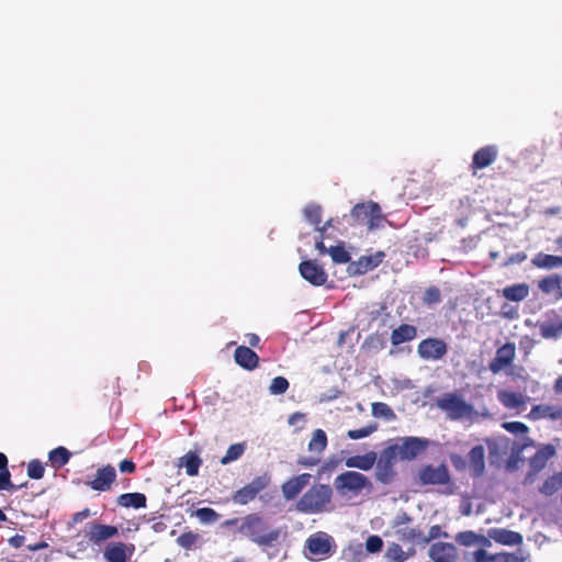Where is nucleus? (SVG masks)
Returning a JSON list of instances; mask_svg holds the SVG:
<instances>
[{
	"instance_id": "obj_46",
	"label": "nucleus",
	"mask_w": 562,
	"mask_h": 562,
	"mask_svg": "<svg viewBox=\"0 0 562 562\" xmlns=\"http://www.w3.org/2000/svg\"><path fill=\"white\" fill-rule=\"evenodd\" d=\"M199 539H200L199 533H195L193 531H187V532L181 533L177 538V543L183 549L191 550L195 546V543L198 542Z\"/></svg>"
},
{
	"instance_id": "obj_34",
	"label": "nucleus",
	"mask_w": 562,
	"mask_h": 562,
	"mask_svg": "<svg viewBox=\"0 0 562 562\" xmlns=\"http://www.w3.org/2000/svg\"><path fill=\"white\" fill-rule=\"evenodd\" d=\"M202 464V459L196 452L189 451L179 459V467H184L186 472L189 476H195L199 473V469Z\"/></svg>"
},
{
	"instance_id": "obj_35",
	"label": "nucleus",
	"mask_w": 562,
	"mask_h": 562,
	"mask_svg": "<svg viewBox=\"0 0 562 562\" xmlns=\"http://www.w3.org/2000/svg\"><path fill=\"white\" fill-rule=\"evenodd\" d=\"M456 541L464 547H471L476 543H482L484 546H488L491 542L484 536L477 535L472 530L458 532L456 536Z\"/></svg>"
},
{
	"instance_id": "obj_8",
	"label": "nucleus",
	"mask_w": 562,
	"mask_h": 562,
	"mask_svg": "<svg viewBox=\"0 0 562 562\" xmlns=\"http://www.w3.org/2000/svg\"><path fill=\"white\" fill-rule=\"evenodd\" d=\"M269 476H257L250 483L237 490L232 495V499L235 504L247 505L248 503L254 501L257 497V495L269 485Z\"/></svg>"
},
{
	"instance_id": "obj_52",
	"label": "nucleus",
	"mask_w": 562,
	"mask_h": 562,
	"mask_svg": "<svg viewBox=\"0 0 562 562\" xmlns=\"http://www.w3.org/2000/svg\"><path fill=\"white\" fill-rule=\"evenodd\" d=\"M441 301V293L437 286H429L426 289L423 302L427 305H432Z\"/></svg>"
},
{
	"instance_id": "obj_42",
	"label": "nucleus",
	"mask_w": 562,
	"mask_h": 562,
	"mask_svg": "<svg viewBox=\"0 0 562 562\" xmlns=\"http://www.w3.org/2000/svg\"><path fill=\"white\" fill-rule=\"evenodd\" d=\"M526 557L517 552H497L491 555L490 562H525Z\"/></svg>"
},
{
	"instance_id": "obj_18",
	"label": "nucleus",
	"mask_w": 562,
	"mask_h": 562,
	"mask_svg": "<svg viewBox=\"0 0 562 562\" xmlns=\"http://www.w3.org/2000/svg\"><path fill=\"white\" fill-rule=\"evenodd\" d=\"M116 480V471L114 467L108 464L97 470L95 477L88 485L98 492L111 490L112 484Z\"/></svg>"
},
{
	"instance_id": "obj_64",
	"label": "nucleus",
	"mask_w": 562,
	"mask_h": 562,
	"mask_svg": "<svg viewBox=\"0 0 562 562\" xmlns=\"http://www.w3.org/2000/svg\"><path fill=\"white\" fill-rule=\"evenodd\" d=\"M47 547H48V543L46 541H40V542L33 543V544H29L27 549L30 551H38L42 549H46Z\"/></svg>"
},
{
	"instance_id": "obj_6",
	"label": "nucleus",
	"mask_w": 562,
	"mask_h": 562,
	"mask_svg": "<svg viewBox=\"0 0 562 562\" xmlns=\"http://www.w3.org/2000/svg\"><path fill=\"white\" fill-rule=\"evenodd\" d=\"M305 548L308 551L310 559L322 560L330 557L335 550L336 544L334 539L325 532H317L308 537L305 542Z\"/></svg>"
},
{
	"instance_id": "obj_48",
	"label": "nucleus",
	"mask_w": 562,
	"mask_h": 562,
	"mask_svg": "<svg viewBox=\"0 0 562 562\" xmlns=\"http://www.w3.org/2000/svg\"><path fill=\"white\" fill-rule=\"evenodd\" d=\"M378 429V426L375 424L368 425L366 427L359 428V429H351L347 431V437L352 440H358L361 438H366L373 434Z\"/></svg>"
},
{
	"instance_id": "obj_44",
	"label": "nucleus",
	"mask_w": 562,
	"mask_h": 562,
	"mask_svg": "<svg viewBox=\"0 0 562 562\" xmlns=\"http://www.w3.org/2000/svg\"><path fill=\"white\" fill-rule=\"evenodd\" d=\"M245 451L244 443H234L228 447L225 456L221 459L222 464H228L237 459H239Z\"/></svg>"
},
{
	"instance_id": "obj_38",
	"label": "nucleus",
	"mask_w": 562,
	"mask_h": 562,
	"mask_svg": "<svg viewBox=\"0 0 562 562\" xmlns=\"http://www.w3.org/2000/svg\"><path fill=\"white\" fill-rule=\"evenodd\" d=\"M71 453L65 447H57L48 453L53 468L60 469L69 462Z\"/></svg>"
},
{
	"instance_id": "obj_26",
	"label": "nucleus",
	"mask_w": 562,
	"mask_h": 562,
	"mask_svg": "<svg viewBox=\"0 0 562 562\" xmlns=\"http://www.w3.org/2000/svg\"><path fill=\"white\" fill-rule=\"evenodd\" d=\"M528 417L533 420L538 419H551L558 420L562 418V406L539 404L532 406Z\"/></svg>"
},
{
	"instance_id": "obj_22",
	"label": "nucleus",
	"mask_w": 562,
	"mask_h": 562,
	"mask_svg": "<svg viewBox=\"0 0 562 562\" xmlns=\"http://www.w3.org/2000/svg\"><path fill=\"white\" fill-rule=\"evenodd\" d=\"M234 359L243 369L251 371L259 364L258 355L246 346H238L234 351Z\"/></svg>"
},
{
	"instance_id": "obj_16",
	"label": "nucleus",
	"mask_w": 562,
	"mask_h": 562,
	"mask_svg": "<svg viewBox=\"0 0 562 562\" xmlns=\"http://www.w3.org/2000/svg\"><path fill=\"white\" fill-rule=\"evenodd\" d=\"M385 254L376 251L373 255L361 256L358 260L351 261L347 268L350 276H362L382 263Z\"/></svg>"
},
{
	"instance_id": "obj_25",
	"label": "nucleus",
	"mask_w": 562,
	"mask_h": 562,
	"mask_svg": "<svg viewBox=\"0 0 562 562\" xmlns=\"http://www.w3.org/2000/svg\"><path fill=\"white\" fill-rule=\"evenodd\" d=\"M468 461L473 477L481 476L485 471V450L481 445L474 446L468 453Z\"/></svg>"
},
{
	"instance_id": "obj_15",
	"label": "nucleus",
	"mask_w": 562,
	"mask_h": 562,
	"mask_svg": "<svg viewBox=\"0 0 562 562\" xmlns=\"http://www.w3.org/2000/svg\"><path fill=\"white\" fill-rule=\"evenodd\" d=\"M498 156V148L496 145H486L479 148L472 157L470 169L472 176H476L477 170L490 167L494 164Z\"/></svg>"
},
{
	"instance_id": "obj_54",
	"label": "nucleus",
	"mask_w": 562,
	"mask_h": 562,
	"mask_svg": "<svg viewBox=\"0 0 562 562\" xmlns=\"http://www.w3.org/2000/svg\"><path fill=\"white\" fill-rule=\"evenodd\" d=\"M440 537H448L446 531H442L439 525H434L429 528L428 533H424V544H428L430 541L438 539Z\"/></svg>"
},
{
	"instance_id": "obj_50",
	"label": "nucleus",
	"mask_w": 562,
	"mask_h": 562,
	"mask_svg": "<svg viewBox=\"0 0 562 562\" xmlns=\"http://www.w3.org/2000/svg\"><path fill=\"white\" fill-rule=\"evenodd\" d=\"M44 473H45V469H44L43 463L40 460L34 459L29 462V464H27L29 477L34 479V480H40L44 476Z\"/></svg>"
},
{
	"instance_id": "obj_12",
	"label": "nucleus",
	"mask_w": 562,
	"mask_h": 562,
	"mask_svg": "<svg viewBox=\"0 0 562 562\" xmlns=\"http://www.w3.org/2000/svg\"><path fill=\"white\" fill-rule=\"evenodd\" d=\"M516 357V347L514 342H506L498 347L495 357L488 363V370L493 374H498L503 370L513 366Z\"/></svg>"
},
{
	"instance_id": "obj_20",
	"label": "nucleus",
	"mask_w": 562,
	"mask_h": 562,
	"mask_svg": "<svg viewBox=\"0 0 562 562\" xmlns=\"http://www.w3.org/2000/svg\"><path fill=\"white\" fill-rule=\"evenodd\" d=\"M117 533L119 530L115 526L103 525L97 521H92L89 524L87 537L92 543L98 544L102 541L113 538Z\"/></svg>"
},
{
	"instance_id": "obj_45",
	"label": "nucleus",
	"mask_w": 562,
	"mask_h": 562,
	"mask_svg": "<svg viewBox=\"0 0 562 562\" xmlns=\"http://www.w3.org/2000/svg\"><path fill=\"white\" fill-rule=\"evenodd\" d=\"M385 558L389 562H405L406 557L404 555V550L398 543H390L386 551Z\"/></svg>"
},
{
	"instance_id": "obj_49",
	"label": "nucleus",
	"mask_w": 562,
	"mask_h": 562,
	"mask_svg": "<svg viewBox=\"0 0 562 562\" xmlns=\"http://www.w3.org/2000/svg\"><path fill=\"white\" fill-rule=\"evenodd\" d=\"M194 515L204 524L215 522L220 517V515L210 507L199 508Z\"/></svg>"
},
{
	"instance_id": "obj_24",
	"label": "nucleus",
	"mask_w": 562,
	"mask_h": 562,
	"mask_svg": "<svg viewBox=\"0 0 562 562\" xmlns=\"http://www.w3.org/2000/svg\"><path fill=\"white\" fill-rule=\"evenodd\" d=\"M490 539L504 546H519L522 543V536L519 532L505 528H492L488 530Z\"/></svg>"
},
{
	"instance_id": "obj_47",
	"label": "nucleus",
	"mask_w": 562,
	"mask_h": 562,
	"mask_svg": "<svg viewBox=\"0 0 562 562\" xmlns=\"http://www.w3.org/2000/svg\"><path fill=\"white\" fill-rule=\"evenodd\" d=\"M289 389V381L284 376H276L269 386V392L273 395L284 394Z\"/></svg>"
},
{
	"instance_id": "obj_28",
	"label": "nucleus",
	"mask_w": 562,
	"mask_h": 562,
	"mask_svg": "<svg viewBox=\"0 0 562 562\" xmlns=\"http://www.w3.org/2000/svg\"><path fill=\"white\" fill-rule=\"evenodd\" d=\"M417 337V328L414 325L402 324L391 333V344L398 346L414 340Z\"/></svg>"
},
{
	"instance_id": "obj_4",
	"label": "nucleus",
	"mask_w": 562,
	"mask_h": 562,
	"mask_svg": "<svg viewBox=\"0 0 562 562\" xmlns=\"http://www.w3.org/2000/svg\"><path fill=\"white\" fill-rule=\"evenodd\" d=\"M436 406L443 411L449 419L457 420L469 416L473 412L472 405L468 404L456 393H446L436 400Z\"/></svg>"
},
{
	"instance_id": "obj_43",
	"label": "nucleus",
	"mask_w": 562,
	"mask_h": 562,
	"mask_svg": "<svg viewBox=\"0 0 562 562\" xmlns=\"http://www.w3.org/2000/svg\"><path fill=\"white\" fill-rule=\"evenodd\" d=\"M372 415L376 418H384L386 420L395 418L393 409L382 402H375L372 404Z\"/></svg>"
},
{
	"instance_id": "obj_17",
	"label": "nucleus",
	"mask_w": 562,
	"mask_h": 562,
	"mask_svg": "<svg viewBox=\"0 0 562 562\" xmlns=\"http://www.w3.org/2000/svg\"><path fill=\"white\" fill-rule=\"evenodd\" d=\"M538 327L542 338L559 339L562 337V315L552 311Z\"/></svg>"
},
{
	"instance_id": "obj_61",
	"label": "nucleus",
	"mask_w": 562,
	"mask_h": 562,
	"mask_svg": "<svg viewBox=\"0 0 562 562\" xmlns=\"http://www.w3.org/2000/svg\"><path fill=\"white\" fill-rule=\"evenodd\" d=\"M288 423L291 426L299 425V424L303 425L305 423V414L300 413V412L293 413L292 415H290Z\"/></svg>"
},
{
	"instance_id": "obj_32",
	"label": "nucleus",
	"mask_w": 562,
	"mask_h": 562,
	"mask_svg": "<svg viewBox=\"0 0 562 562\" xmlns=\"http://www.w3.org/2000/svg\"><path fill=\"white\" fill-rule=\"evenodd\" d=\"M303 213H304L306 221L310 224L314 225L315 228L321 233H324L326 231V227L330 225V221H328L325 223L324 226H322V227L319 226V224L322 223L323 210H322V206L318 204L311 203V204L306 205L303 210Z\"/></svg>"
},
{
	"instance_id": "obj_9",
	"label": "nucleus",
	"mask_w": 562,
	"mask_h": 562,
	"mask_svg": "<svg viewBox=\"0 0 562 562\" xmlns=\"http://www.w3.org/2000/svg\"><path fill=\"white\" fill-rule=\"evenodd\" d=\"M395 448L389 446L381 452L376 461L375 479L383 484H390L395 477L394 463L397 460Z\"/></svg>"
},
{
	"instance_id": "obj_63",
	"label": "nucleus",
	"mask_w": 562,
	"mask_h": 562,
	"mask_svg": "<svg viewBox=\"0 0 562 562\" xmlns=\"http://www.w3.org/2000/svg\"><path fill=\"white\" fill-rule=\"evenodd\" d=\"M91 516V513H90V509L89 508H85L78 513H76L74 516H72V521L75 524H79L81 522L82 520H85L86 518L90 517Z\"/></svg>"
},
{
	"instance_id": "obj_33",
	"label": "nucleus",
	"mask_w": 562,
	"mask_h": 562,
	"mask_svg": "<svg viewBox=\"0 0 562 562\" xmlns=\"http://www.w3.org/2000/svg\"><path fill=\"white\" fill-rule=\"evenodd\" d=\"M531 263L539 269H554L562 267V257L538 252L531 260Z\"/></svg>"
},
{
	"instance_id": "obj_2",
	"label": "nucleus",
	"mask_w": 562,
	"mask_h": 562,
	"mask_svg": "<svg viewBox=\"0 0 562 562\" xmlns=\"http://www.w3.org/2000/svg\"><path fill=\"white\" fill-rule=\"evenodd\" d=\"M333 490L328 484H315L296 503V510L304 514H318L331 502Z\"/></svg>"
},
{
	"instance_id": "obj_62",
	"label": "nucleus",
	"mask_w": 562,
	"mask_h": 562,
	"mask_svg": "<svg viewBox=\"0 0 562 562\" xmlns=\"http://www.w3.org/2000/svg\"><path fill=\"white\" fill-rule=\"evenodd\" d=\"M8 542L11 547L18 549L24 544L25 537L23 535L16 533L13 537L9 538Z\"/></svg>"
},
{
	"instance_id": "obj_51",
	"label": "nucleus",
	"mask_w": 562,
	"mask_h": 562,
	"mask_svg": "<svg viewBox=\"0 0 562 562\" xmlns=\"http://www.w3.org/2000/svg\"><path fill=\"white\" fill-rule=\"evenodd\" d=\"M10 477H11V474H10L8 468L0 470V490H7V491L19 490V488H22L23 486H26V484H27V482H24L23 484L14 486L11 483Z\"/></svg>"
},
{
	"instance_id": "obj_5",
	"label": "nucleus",
	"mask_w": 562,
	"mask_h": 562,
	"mask_svg": "<svg viewBox=\"0 0 562 562\" xmlns=\"http://www.w3.org/2000/svg\"><path fill=\"white\" fill-rule=\"evenodd\" d=\"M401 443L390 445L395 448L394 452L397 459L402 461H412L423 454L429 447L430 441L422 437H404L400 439Z\"/></svg>"
},
{
	"instance_id": "obj_60",
	"label": "nucleus",
	"mask_w": 562,
	"mask_h": 562,
	"mask_svg": "<svg viewBox=\"0 0 562 562\" xmlns=\"http://www.w3.org/2000/svg\"><path fill=\"white\" fill-rule=\"evenodd\" d=\"M366 344L367 345H370V346H373V347H384V340L382 338V336L378 335V334H374V335H371L367 338L366 340Z\"/></svg>"
},
{
	"instance_id": "obj_14",
	"label": "nucleus",
	"mask_w": 562,
	"mask_h": 562,
	"mask_svg": "<svg viewBox=\"0 0 562 562\" xmlns=\"http://www.w3.org/2000/svg\"><path fill=\"white\" fill-rule=\"evenodd\" d=\"M300 274L314 286H322L327 282L325 269L315 260H303L299 266Z\"/></svg>"
},
{
	"instance_id": "obj_57",
	"label": "nucleus",
	"mask_w": 562,
	"mask_h": 562,
	"mask_svg": "<svg viewBox=\"0 0 562 562\" xmlns=\"http://www.w3.org/2000/svg\"><path fill=\"white\" fill-rule=\"evenodd\" d=\"M119 469L122 473H134L136 465L132 460L124 459L119 463Z\"/></svg>"
},
{
	"instance_id": "obj_30",
	"label": "nucleus",
	"mask_w": 562,
	"mask_h": 562,
	"mask_svg": "<svg viewBox=\"0 0 562 562\" xmlns=\"http://www.w3.org/2000/svg\"><path fill=\"white\" fill-rule=\"evenodd\" d=\"M376 462V453L369 451L362 456H352L346 459V465L348 468H356L362 471L370 470Z\"/></svg>"
},
{
	"instance_id": "obj_55",
	"label": "nucleus",
	"mask_w": 562,
	"mask_h": 562,
	"mask_svg": "<svg viewBox=\"0 0 562 562\" xmlns=\"http://www.w3.org/2000/svg\"><path fill=\"white\" fill-rule=\"evenodd\" d=\"M504 429L512 434H520L525 435L528 432L529 428L521 422H507L503 424Z\"/></svg>"
},
{
	"instance_id": "obj_53",
	"label": "nucleus",
	"mask_w": 562,
	"mask_h": 562,
	"mask_svg": "<svg viewBox=\"0 0 562 562\" xmlns=\"http://www.w3.org/2000/svg\"><path fill=\"white\" fill-rule=\"evenodd\" d=\"M383 548V540L376 535L370 536L366 541V549L370 553L380 552Z\"/></svg>"
},
{
	"instance_id": "obj_36",
	"label": "nucleus",
	"mask_w": 562,
	"mask_h": 562,
	"mask_svg": "<svg viewBox=\"0 0 562 562\" xmlns=\"http://www.w3.org/2000/svg\"><path fill=\"white\" fill-rule=\"evenodd\" d=\"M562 488V472L549 476L539 487V492L544 496H552Z\"/></svg>"
},
{
	"instance_id": "obj_39",
	"label": "nucleus",
	"mask_w": 562,
	"mask_h": 562,
	"mask_svg": "<svg viewBox=\"0 0 562 562\" xmlns=\"http://www.w3.org/2000/svg\"><path fill=\"white\" fill-rule=\"evenodd\" d=\"M498 398L506 408H517L524 404L522 395L510 391L499 392Z\"/></svg>"
},
{
	"instance_id": "obj_1",
	"label": "nucleus",
	"mask_w": 562,
	"mask_h": 562,
	"mask_svg": "<svg viewBox=\"0 0 562 562\" xmlns=\"http://www.w3.org/2000/svg\"><path fill=\"white\" fill-rule=\"evenodd\" d=\"M238 531L263 549L273 547L281 536L280 529H269L267 521L256 513L240 519Z\"/></svg>"
},
{
	"instance_id": "obj_11",
	"label": "nucleus",
	"mask_w": 562,
	"mask_h": 562,
	"mask_svg": "<svg viewBox=\"0 0 562 562\" xmlns=\"http://www.w3.org/2000/svg\"><path fill=\"white\" fill-rule=\"evenodd\" d=\"M335 486L338 491H350L358 493L366 487H370L371 482L364 474L360 472L347 471L336 477Z\"/></svg>"
},
{
	"instance_id": "obj_29",
	"label": "nucleus",
	"mask_w": 562,
	"mask_h": 562,
	"mask_svg": "<svg viewBox=\"0 0 562 562\" xmlns=\"http://www.w3.org/2000/svg\"><path fill=\"white\" fill-rule=\"evenodd\" d=\"M116 504L119 506L125 507V508H135V509L145 508L147 505V497L145 494L138 493V492L125 493V494H121L116 498Z\"/></svg>"
},
{
	"instance_id": "obj_37",
	"label": "nucleus",
	"mask_w": 562,
	"mask_h": 562,
	"mask_svg": "<svg viewBox=\"0 0 562 562\" xmlns=\"http://www.w3.org/2000/svg\"><path fill=\"white\" fill-rule=\"evenodd\" d=\"M327 447V435L323 429L313 431L312 438L308 442V451L319 456Z\"/></svg>"
},
{
	"instance_id": "obj_27",
	"label": "nucleus",
	"mask_w": 562,
	"mask_h": 562,
	"mask_svg": "<svg viewBox=\"0 0 562 562\" xmlns=\"http://www.w3.org/2000/svg\"><path fill=\"white\" fill-rule=\"evenodd\" d=\"M555 454V448L552 445L540 447L529 459V465L533 472H539L547 465V462Z\"/></svg>"
},
{
	"instance_id": "obj_41",
	"label": "nucleus",
	"mask_w": 562,
	"mask_h": 562,
	"mask_svg": "<svg viewBox=\"0 0 562 562\" xmlns=\"http://www.w3.org/2000/svg\"><path fill=\"white\" fill-rule=\"evenodd\" d=\"M328 254L335 263H350V254L346 250L344 244L331 246L328 248Z\"/></svg>"
},
{
	"instance_id": "obj_23",
	"label": "nucleus",
	"mask_w": 562,
	"mask_h": 562,
	"mask_svg": "<svg viewBox=\"0 0 562 562\" xmlns=\"http://www.w3.org/2000/svg\"><path fill=\"white\" fill-rule=\"evenodd\" d=\"M538 289L546 295H553L554 299H562V276L554 273L538 281Z\"/></svg>"
},
{
	"instance_id": "obj_40",
	"label": "nucleus",
	"mask_w": 562,
	"mask_h": 562,
	"mask_svg": "<svg viewBox=\"0 0 562 562\" xmlns=\"http://www.w3.org/2000/svg\"><path fill=\"white\" fill-rule=\"evenodd\" d=\"M398 539L403 542L424 544V532L418 528H404L398 531Z\"/></svg>"
},
{
	"instance_id": "obj_59",
	"label": "nucleus",
	"mask_w": 562,
	"mask_h": 562,
	"mask_svg": "<svg viewBox=\"0 0 562 562\" xmlns=\"http://www.w3.org/2000/svg\"><path fill=\"white\" fill-rule=\"evenodd\" d=\"M491 555H493V553H488L484 549H479L473 553L474 562H490Z\"/></svg>"
},
{
	"instance_id": "obj_21",
	"label": "nucleus",
	"mask_w": 562,
	"mask_h": 562,
	"mask_svg": "<svg viewBox=\"0 0 562 562\" xmlns=\"http://www.w3.org/2000/svg\"><path fill=\"white\" fill-rule=\"evenodd\" d=\"M310 479L311 474L303 473L284 482L281 486L284 498L288 501L294 499L308 484Z\"/></svg>"
},
{
	"instance_id": "obj_7",
	"label": "nucleus",
	"mask_w": 562,
	"mask_h": 562,
	"mask_svg": "<svg viewBox=\"0 0 562 562\" xmlns=\"http://www.w3.org/2000/svg\"><path fill=\"white\" fill-rule=\"evenodd\" d=\"M451 481L448 467L441 463L437 467L432 464L423 465L418 471L417 482L420 485H446Z\"/></svg>"
},
{
	"instance_id": "obj_31",
	"label": "nucleus",
	"mask_w": 562,
	"mask_h": 562,
	"mask_svg": "<svg viewBox=\"0 0 562 562\" xmlns=\"http://www.w3.org/2000/svg\"><path fill=\"white\" fill-rule=\"evenodd\" d=\"M529 285L527 283H516L508 285L501 291L504 299L512 302H521L529 295Z\"/></svg>"
},
{
	"instance_id": "obj_13",
	"label": "nucleus",
	"mask_w": 562,
	"mask_h": 562,
	"mask_svg": "<svg viewBox=\"0 0 562 562\" xmlns=\"http://www.w3.org/2000/svg\"><path fill=\"white\" fill-rule=\"evenodd\" d=\"M428 557L432 562H458L459 550L451 542L436 541L430 544Z\"/></svg>"
},
{
	"instance_id": "obj_10",
	"label": "nucleus",
	"mask_w": 562,
	"mask_h": 562,
	"mask_svg": "<svg viewBox=\"0 0 562 562\" xmlns=\"http://www.w3.org/2000/svg\"><path fill=\"white\" fill-rule=\"evenodd\" d=\"M447 352L448 346L446 341L440 338H425L417 346L418 356L426 361L441 360Z\"/></svg>"
},
{
	"instance_id": "obj_56",
	"label": "nucleus",
	"mask_w": 562,
	"mask_h": 562,
	"mask_svg": "<svg viewBox=\"0 0 562 562\" xmlns=\"http://www.w3.org/2000/svg\"><path fill=\"white\" fill-rule=\"evenodd\" d=\"M450 461L458 471H462L467 468V460L460 454L452 453L450 456Z\"/></svg>"
},
{
	"instance_id": "obj_58",
	"label": "nucleus",
	"mask_w": 562,
	"mask_h": 562,
	"mask_svg": "<svg viewBox=\"0 0 562 562\" xmlns=\"http://www.w3.org/2000/svg\"><path fill=\"white\" fill-rule=\"evenodd\" d=\"M319 457H302L297 460V463L305 468H312L319 463Z\"/></svg>"
},
{
	"instance_id": "obj_3",
	"label": "nucleus",
	"mask_w": 562,
	"mask_h": 562,
	"mask_svg": "<svg viewBox=\"0 0 562 562\" xmlns=\"http://www.w3.org/2000/svg\"><path fill=\"white\" fill-rule=\"evenodd\" d=\"M350 217L353 221V225H366L369 231L378 229L386 222L380 205L373 201L357 203L351 209Z\"/></svg>"
},
{
	"instance_id": "obj_19",
	"label": "nucleus",
	"mask_w": 562,
	"mask_h": 562,
	"mask_svg": "<svg viewBox=\"0 0 562 562\" xmlns=\"http://www.w3.org/2000/svg\"><path fill=\"white\" fill-rule=\"evenodd\" d=\"M134 551L135 547L133 543L112 542L106 546L103 555L108 562H127Z\"/></svg>"
}]
</instances>
